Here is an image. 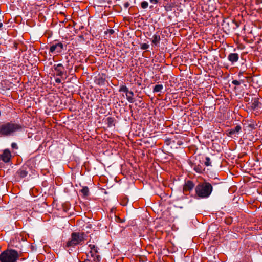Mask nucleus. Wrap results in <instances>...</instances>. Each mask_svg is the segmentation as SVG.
I'll return each mask as SVG.
<instances>
[{"label":"nucleus","instance_id":"1","mask_svg":"<svg viewBox=\"0 0 262 262\" xmlns=\"http://www.w3.org/2000/svg\"><path fill=\"white\" fill-rule=\"evenodd\" d=\"M24 125L15 121H10L0 125V136L2 137L13 136L17 132H20Z\"/></svg>","mask_w":262,"mask_h":262},{"label":"nucleus","instance_id":"2","mask_svg":"<svg viewBox=\"0 0 262 262\" xmlns=\"http://www.w3.org/2000/svg\"><path fill=\"white\" fill-rule=\"evenodd\" d=\"M213 190L212 185L207 182L199 183L195 188V191L198 197L201 199L208 198Z\"/></svg>","mask_w":262,"mask_h":262},{"label":"nucleus","instance_id":"3","mask_svg":"<svg viewBox=\"0 0 262 262\" xmlns=\"http://www.w3.org/2000/svg\"><path fill=\"white\" fill-rule=\"evenodd\" d=\"M19 257V254L15 250H7L0 254L1 262H16Z\"/></svg>","mask_w":262,"mask_h":262},{"label":"nucleus","instance_id":"4","mask_svg":"<svg viewBox=\"0 0 262 262\" xmlns=\"http://www.w3.org/2000/svg\"><path fill=\"white\" fill-rule=\"evenodd\" d=\"M83 232H73L71 238L66 242V247H74L76 245L82 244L84 240Z\"/></svg>","mask_w":262,"mask_h":262},{"label":"nucleus","instance_id":"5","mask_svg":"<svg viewBox=\"0 0 262 262\" xmlns=\"http://www.w3.org/2000/svg\"><path fill=\"white\" fill-rule=\"evenodd\" d=\"M89 247L90 249V251L88 254V257H90L93 258V262H100V256L98 254V248L94 244H89Z\"/></svg>","mask_w":262,"mask_h":262},{"label":"nucleus","instance_id":"6","mask_svg":"<svg viewBox=\"0 0 262 262\" xmlns=\"http://www.w3.org/2000/svg\"><path fill=\"white\" fill-rule=\"evenodd\" d=\"M64 46L62 42H58L54 45L51 46L49 51L51 53L56 52V53L59 54L61 53L63 49Z\"/></svg>","mask_w":262,"mask_h":262},{"label":"nucleus","instance_id":"7","mask_svg":"<svg viewBox=\"0 0 262 262\" xmlns=\"http://www.w3.org/2000/svg\"><path fill=\"white\" fill-rule=\"evenodd\" d=\"M11 158V154L8 149L4 150L2 154H0V160L5 163L9 162Z\"/></svg>","mask_w":262,"mask_h":262},{"label":"nucleus","instance_id":"8","mask_svg":"<svg viewBox=\"0 0 262 262\" xmlns=\"http://www.w3.org/2000/svg\"><path fill=\"white\" fill-rule=\"evenodd\" d=\"M194 187V184L192 181L188 180L186 181L183 186V191L184 193L191 191Z\"/></svg>","mask_w":262,"mask_h":262},{"label":"nucleus","instance_id":"9","mask_svg":"<svg viewBox=\"0 0 262 262\" xmlns=\"http://www.w3.org/2000/svg\"><path fill=\"white\" fill-rule=\"evenodd\" d=\"M54 68L57 76H62L63 75L64 68L61 63L54 65Z\"/></svg>","mask_w":262,"mask_h":262},{"label":"nucleus","instance_id":"10","mask_svg":"<svg viewBox=\"0 0 262 262\" xmlns=\"http://www.w3.org/2000/svg\"><path fill=\"white\" fill-rule=\"evenodd\" d=\"M242 127L240 125H236L234 128L227 130V135L228 136H232L234 135L237 134L239 133Z\"/></svg>","mask_w":262,"mask_h":262},{"label":"nucleus","instance_id":"11","mask_svg":"<svg viewBox=\"0 0 262 262\" xmlns=\"http://www.w3.org/2000/svg\"><path fill=\"white\" fill-rule=\"evenodd\" d=\"M239 56L237 53H230L228 56V59L232 63L238 61Z\"/></svg>","mask_w":262,"mask_h":262},{"label":"nucleus","instance_id":"12","mask_svg":"<svg viewBox=\"0 0 262 262\" xmlns=\"http://www.w3.org/2000/svg\"><path fill=\"white\" fill-rule=\"evenodd\" d=\"M17 174L21 178H25L28 174L27 168L25 167H21L17 172Z\"/></svg>","mask_w":262,"mask_h":262},{"label":"nucleus","instance_id":"13","mask_svg":"<svg viewBox=\"0 0 262 262\" xmlns=\"http://www.w3.org/2000/svg\"><path fill=\"white\" fill-rule=\"evenodd\" d=\"M194 170L199 173H202L205 170V168L201 165H194L193 167Z\"/></svg>","mask_w":262,"mask_h":262},{"label":"nucleus","instance_id":"14","mask_svg":"<svg viewBox=\"0 0 262 262\" xmlns=\"http://www.w3.org/2000/svg\"><path fill=\"white\" fill-rule=\"evenodd\" d=\"M134 93L132 91H128L127 93L126 94V99L128 100V101L130 103H133L134 102L133 96H134Z\"/></svg>","mask_w":262,"mask_h":262},{"label":"nucleus","instance_id":"15","mask_svg":"<svg viewBox=\"0 0 262 262\" xmlns=\"http://www.w3.org/2000/svg\"><path fill=\"white\" fill-rule=\"evenodd\" d=\"M160 41V37L159 35L154 34L152 38V42L155 46H158Z\"/></svg>","mask_w":262,"mask_h":262},{"label":"nucleus","instance_id":"16","mask_svg":"<svg viewBox=\"0 0 262 262\" xmlns=\"http://www.w3.org/2000/svg\"><path fill=\"white\" fill-rule=\"evenodd\" d=\"M259 105L258 99L257 98H254L252 100L251 108L253 110L256 109Z\"/></svg>","mask_w":262,"mask_h":262},{"label":"nucleus","instance_id":"17","mask_svg":"<svg viewBox=\"0 0 262 262\" xmlns=\"http://www.w3.org/2000/svg\"><path fill=\"white\" fill-rule=\"evenodd\" d=\"M107 124L108 127L115 126V119L112 117L107 118Z\"/></svg>","mask_w":262,"mask_h":262},{"label":"nucleus","instance_id":"18","mask_svg":"<svg viewBox=\"0 0 262 262\" xmlns=\"http://www.w3.org/2000/svg\"><path fill=\"white\" fill-rule=\"evenodd\" d=\"M66 58L67 59V68L70 69L72 68L73 63V60H74L72 57H71V59L72 60H70L69 59V56H66Z\"/></svg>","mask_w":262,"mask_h":262},{"label":"nucleus","instance_id":"19","mask_svg":"<svg viewBox=\"0 0 262 262\" xmlns=\"http://www.w3.org/2000/svg\"><path fill=\"white\" fill-rule=\"evenodd\" d=\"M163 89V86L162 84H157L154 86L153 92L154 93L161 92Z\"/></svg>","mask_w":262,"mask_h":262},{"label":"nucleus","instance_id":"20","mask_svg":"<svg viewBox=\"0 0 262 262\" xmlns=\"http://www.w3.org/2000/svg\"><path fill=\"white\" fill-rule=\"evenodd\" d=\"M80 192L82 193L84 196H88L89 194V189L88 187H83Z\"/></svg>","mask_w":262,"mask_h":262},{"label":"nucleus","instance_id":"21","mask_svg":"<svg viewBox=\"0 0 262 262\" xmlns=\"http://www.w3.org/2000/svg\"><path fill=\"white\" fill-rule=\"evenodd\" d=\"M254 39H255L254 36H253V38H251L249 36H246L244 37V40L245 42H246L247 43H251L254 41Z\"/></svg>","mask_w":262,"mask_h":262},{"label":"nucleus","instance_id":"22","mask_svg":"<svg viewBox=\"0 0 262 262\" xmlns=\"http://www.w3.org/2000/svg\"><path fill=\"white\" fill-rule=\"evenodd\" d=\"M128 89L125 85H121L119 91L125 92L126 94L128 91Z\"/></svg>","mask_w":262,"mask_h":262},{"label":"nucleus","instance_id":"23","mask_svg":"<svg viewBox=\"0 0 262 262\" xmlns=\"http://www.w3.org/2000/svg\"><path fill=\"white\" fill-rule=\"evenodd\" d=\"M148 3L146 1H143L141 3V6L143 9H146L148 7Z\"/></svg>","mask_w":262,"mask_h":262},{"label":"nucleus","instance_id":"24","mask_svg":"<svg viewBox=\"0 0 262 262\" xmlns=\"http://www.w3.org/2000/svg\"><path fill=\"white\" fill-rule=\"evenodd\" d=\"M205 165L206 166L211 165V161H210V159L209 157H206L205 161Z\"/></svg>","mask_w":262,"mask_h":262},{"label":"nucleus","instance_id":"25","mask_svg":"<svg viewBox=\"0 0 262 262\" xmlns=\"http://www.w3.org/2000/svg\"><path fill=\"white\" fill-rule=\"evenodd\" d=\"M149 48V45L146 43L141 45V48L142 50H147Z\"/></svg>","mask_w":262,"mask_h":262},{"label":"nucleus","instance_id":"26","mask_svg":"<svg viewBox=\"0 0 262 262\" xmlns=\"http://www.w3.org/2000/svg\"><path fill=\"white\" fill-rule=\"evenodd\" d=\"M130 5V2L129 1H125L123 4V6L125 9H127Z\"/></svg>","mask_w":262,"mask_h":262},{"label":"nucleus","instance_id":"27","mask_svg":"<svg viewBox=\"0 0 262 262\" xmlns=\"http://www.w3.org/2000/svg\"><path fill=\"white\" fill-rule=\"evenodd\" d=\"M232 83L235 85H239L241 84V82L237 80H234L232 81Z\"/></svg>","mask_w":262,"mask_h":262},{"label":"nucleus","instance_id":"28","mask_svg":"<svg viewBox=\"0 0 262 262\" xmlns=\"http://www.w3.org/2000/svg\"><path fill=\"white\" fill-rule=\"evenodd\" d=\"M11 147L13 149H18V146L16 143H12L11 144Z\"/></svg>","mask_w":262,"mask_h":262},{"label":"nucleus","instance_id":"29","mask_svg":"<svg viewBox=\"0 0 262 262\" xmlns=\"http://www.w3.org/2000/svg\"><path fill=\"white\" fill-rule=\"evenodd\" d=\"M108 33L110 34H113L114 33V30L113 29H108L106 32L105 33Z\"/></svg>","mask_w":262,"mask_h":262},{"label":"nucleus","instance_id":"30","mask_svg":"<svg viewBox=\"0 0 262 262\" xmlns=\"http://www.w3.org/2000/svg\"><path fill=\"white\" fill-rule=\"evenodd\" d=\"M171 7L170 6H165V9L166 11H170L171 10Z\"/></svg>","mask_w":262,"mask_h":262},{"label":"nucleus","instance_id":"31","mask_svg":"<svg viewBox=\"0 0 262 262\" xmlns=\"http://www.w3.org/2000/svg\"><path fill=\"white\" fill-rule=\"evenodd\" d=\"M160 0H150V2L155 4H157Z\"/></svg>","mask_w":262,"mask_h":262},{"label":"nucleus","instance_id":"32","mask_svg":"<svg viewBox=\"0 0 262 262\" xmlns=\"http://www.w3.org/2000/svg\"><path fill=\"white\" fill-rule=\"evenodd\" d=\"M79 262H93V260H91L90 259H85L83 261H79Z\"/></svg>","mask_w":262,"mask_h":262},{"label":"nucleus","instance_id":"33","mask_svg":"<svg viewBox=\"0 0 262 262\" xmlns=\"http://www.w3.org/2000/svg\"><path fill=\"white\" fill-rule=\"evenodd\" d=\"M55 81H56V83H61V79H60V78H56V79H55Z\"/></svg>","mask_w":262,"mask_h":262},{"label":"nucleus","instance_id":"34","mask_svg":"<svg viewBox=\"0 0 262 262\" xmlns=\"http://www.w3.org/2000/svg\"><path fill=\"white\" fill-rule=\"evenodd\" d=\"M243 75V72H239L238 73V76L240 77Z\"/></svg>","mask_w":262,"mask_h":262},{"label":"nucleus","instance_id":"35","mask_svg":"<svg viewBox=\"0 0 262 262\" xmlns=\"http://www.w3.org/2000/svg\"><path fill=\"white\" fill-rule=\"evenodd\" d=\"M261 41V39H259V40L256 42V44L258 45Z\"/></svg>","mask_w":262,"mask_h":262},{"label":"nucleus","instance_id":"36","mask_svg":"<svg viewBox=\"0 0 262 262\" xmlns=\"http://www.w3.org/2000/svg\"><path fill=\"white\" fill-rule=\"evenodd\" d=\"M3 24L2 23H0V29L2 27Z\"/></svg>","mask_w":262,"mask_h":262}]
</instances>
